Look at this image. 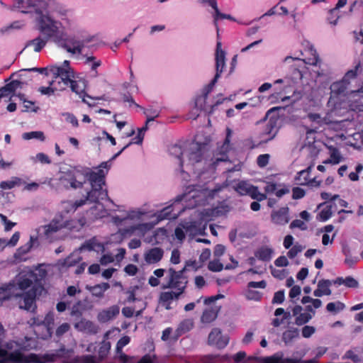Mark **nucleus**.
Instances as JSON below:
<instances>
[{
  "instance_id": "obj_1",
  "label": "nucleus",
  "mask_w": 363,
  "mask_h": 363,
  "mask_svg": "<svg viewBox=\"0 0 363 363\" xmlns=\"http://www.w3.org/2000/svg\"><path fill=\"white\" fill-rule=\"evenodd\" d=\"M203 4H208L214 10L215 13L213 15L214 24L217 29V37L218 41L216 44V72L211 80V82L204 88L203 93L201 96H197L195 99V106L196 108L203 111L205 113L208 114L213 113L215 108L222 104L225 98L221 94L218 96V99L213 104H208L206 102L208 94L212 91L213 86L216 83L218 79L220 77V74L223 72V67L225 66V52L221 49L222 43L219 39V29L218 27V20L219 18L225 19L227 18V14L221 13L217 6L216 0H202Z\"/></svg>"
},
{
  "instance_id": "obj_2",
  "label": "nucleus",
  "mask_w": 363,
  "mask_h": 363,
  "mask_svg": "<svg viewBox=\"0 0 363 363\" xmlns=\"http://www.w3.org/2000/svg\"><path fill=\"white\" fill-rule=\"evenodd\" d=\"M110 167L111 164H108V162H101L96 171L84 167V169H82L83 179H85V182L86 180L89 182L91 189L87 192L84 199L77 200L72 203V206L74 210L82 206L86 201L98 203L99 200H104L108 196V192L103 189V186L105 185V178Z\"/></svg>"
},
{
  "instance_id": "obj_3",
  "label": "nucleus",
  "mask_w": 363,
  "mask_h": 363,
  "mask_svg": "<svg viewBox=\"0 0 363 363\" xmlns=\"http://www.w3.org/2000/svg\"><path fill=\"white\" fill-rule=\"evenodd\" d=\"M183 271H176L173 268L168 269L169 280L163 289H174L178 291H164L160 295V303L172 302L173 299H177L185 291L188 280L186 276H182Z\"/></svg>"
},
{
  "instance_id": "obj_4",
  "label": "nucleus",
  "mask_w": 363,
  "mask_h": 363,
  "mask_svg": "<svg viewBox=\"0 0 363 363\" xmlns=\"http://www.w3.org/2000/svg\"><path fill=\"white\" fill-rule=\"evenodd\" d=\"M55 359L54 354H38L30 353L23 354L19 350L8 352L0 347V363H48L53 362Z\"/></svg>"
},
{
  "instance_id": "obj_5",
  "label": "nucleus",
  "mask_w": 363,
  "mask_h": 363,
  "mask_svg": "<svg viewBox=\"0 0 363 363\" xmlns=\"http://www.w3.org/2000/svg\"><path fill=\"white\" fill-rule=\"evenodd\" d=\"M36 13L40 14L38 18L37 26L41 36L48 40H52L58 45L62 43V38L64 35V33L60 30L59 27L61 23L49 16L43 14L42 11L38 9H36Z\"/></svg>"
},
{
  "instance_id": "obj_6",
  "label": "nucleus",
  "mask_w": 363,
  "mask_h": 363,
  "mask_svg": "<svg viewBox=\"0 0 363 363\" xmlns=\"http://www.w3.org/2000/svg\"><path fill=\"white\" fill-rule=\"evenodd\" d=\"M43 276H38L33 271L29 270L20 273L14 279L10 281L11 284L15 286L16 293L18 291H26L32 287H35L36 291H41L43 289L42 284Z\"/></svg>"
},
{
  "instance_id": "obj_7",
  "label": "nucleus",
  "mask_w": 363,
  "mask_h": 363,
  "mask_svg": "<svg viewBox=\"0 0 363 363\" xmlns=\"http://www.w3.org/2000/svg\"><path fill=\"white\" fill-rule=\"evenodd\" d=\"M82 169L84 167H74L63 172L60 180L63 183L69 184L72 189H81L85 184Z\"/></svg>"
},
{
  "instance_id": "obj_8",
  "label": "nucleus",
  "mask_w": 363,
  "mask_h": 363,
  "mask_svg": "<svg viewBox=\"0 0 363 363\" xmlns=\"http://www.w3.org/2000/svg\"><path fill=\"white\" fill-rule=\"evenodd\" d=\"M50 72L54 75L50 85L57 84L60 91L65 89L69 86V84L72 80V77H74L73 71L70 67L67 69L59 66H53L50 68Z\"/></svg>"
},
{
  "instance_id": "obj_9",
  "label": "nucleus",
  "mask_w": 363,
  "mask_h": 363,
  "mask_svg": "<svg viewBox=\"0 0 363 363\" xmlns=\"http://www.w3.org/2000/svg\"><path fill=\"white\" fill-rule=\"evenodd\" d=\"M210 142L209 138H206L204 141H201L200 135L197 134L195 136L194 143H192L189 154V160L192 164L201 161Z\"/></svg>"
},
{
  "instance_id": "obj_10",
  "label": "nucleus",
  "mask_w": 363,
  "mask_h": 363,
  "mask_svg": "<svg viewBox=\"0 0 363 363\" xmlns=\"http://www.w3.org/2000/svg\"><path fill=\"white\" fill-rule=\"evenodd\" d=\"M38 291L35 287L26 291H18V295L13 296V299L17 301L21 308L30 311L33 306H35V298Z\"/></svg>"
},
{
  "instance_id": "obj_11",
  "label": "nucleus",
  "mask_w": 363,
  "mask_h": 363,
  "mask_svg": "<svg viewBox=\"0 0 363 363\" xmlns=\"http://www.w3.org/2000/svg\"><path fill=\"white\" fill-rule=\"evenodd\" d=\"M91 38H84L83 40H76L74 38H69L68 39H65L64 35L62 38V43H60L58 46L64 48L68 52L75 54H82V49L84 47L85 44L89 43L91 41Z\"/></svg>"
},
{
  "instance_id": "obj_12",
  "label": "nucleus",
  "mask_w": 363,
  "mask_h": 363,
  "mask_svg": "<svg viewBox=\"0 0 363 363\" xmlns=\"http://www.w3.org/2000/svg\"><path fill=\"white\" fill-rule=\"evenodd\" d=\"M359 65L355 67V70L348 71L342 80L333 83L330 86L331 96L345 94L347 91L349 84V80L351 78H354L357 75V69L359 68Z\"/></svg>"
},
{
  "instance_id": "obj_13",
  "label": "nucleus",
  "mask_w": 363,
  "mask_h": 363,
  "mask_svg": "<svg viewBox=\"0 0 363 363\" xmlns=\"http://www.w3.org/2000/svg\"><path fill=\"white\" fill-rule=\"evenodd\" d=\"M63 228V222L58 218L52 219L48 225L41 226L39 230H43V236L48 242H52L55 235Z\"/></svg>"
},
{
  "instance_id": "obj_14",
  "label": "nucleus",
  "mask_w": 363,
  "mask_h": 363,
  "mask_svg": "<svg viewBox=\"0 0 363 363\" xmlns=\"http://www.w3.org/2000/svg\"><path fill=\"white\" fill-rule=\"evenodd\" d=\"M257 360L259 363H300V359L285 357L281 352H278L270 357L257 358ZM303 363H315V362L311 359Z\"/></svg>"
},
{
  "instance_id": "obj_15",
  "label": "nucleus",
  "mask_w": 363,
  "mask_h": 363,
  "mask_svg": "<svg viewBox=\"0 0 363 363\" xmlns=\"http://www.w3.org/2000/svg\"><path fill=\"white\" fill-rule=\"evenodd\" d=\"M208 345L221 350L227 346V337L218 328H213L208 337Z\"/></svg>"
},
{
  "instance_id": "obj_16",
  "label": "nucleus",
  "mask_w": 363,
  "mask_h": 363,
  "mask_svg": "<svg viewBox=\"0 0 363 363\" xmlns=\"http://www.w3.org/2000/svg\"><path fill=\"white\" fill-rule=\"evenodd\" d=\"M194 328V320L193 318H186L179 322L172 338L177 341L181 336L190 332Z\"/></svg>"
},
{
  "instance_id": "obj_17",
  "label": "nucleus",
  "mask_w": 363,
  "mask_h": 363,
  "mask_svg": "<svg viewBox=\"0 0 363 363\" xmlns=\"http://www.w3.org/2000/svg\"><path fill=\"white\" fill-rule=\"evenodd\" d=\"M71 90L77 94L79 98L82 99V101L86 103L85 98L90 96L86 94V89L87 87V82L86 79L80 78L78 80L72 79L69 84Z\"/></svg>"
},
{
  "instance_id": "obj_18",
  "label": "nucleus",
  "mask_w": 363,
  "mask_h": 363,
  "mask_svg": "<svg viewBox=\"0 0 363 363\" xmlns=\"http://www.w3.org/2000/svg\"><path fill=\"white\" fill-rule=\"evenodd\" d=\"M289 208L282 207L273 211L271 214L272 221L277 225H285L289 221Z\"/></svg>"
},
{
  "instance_id": "obj_19",
  "label": "nucleus",
  "mask_w": 363,
  "mask_h": 363,
  "mask_svg": "<svg viewBox=\"0 0 363 363\" xmlns=\"http://www.w3.org/2000/svg\"><path fill=\"white\" fill-rule=\"evenodd\" d=\"M164 256V250L161 247H155L145 252L144 255L145 261L149 264L158 263Z\"/></svg>"
},
{
  "instance_id": "obj_20",
  "label": "nucleus",
  "mask_w": 363,
  "mask_h": 363,
  "mask_svg": "<svg viewBox=\"0 0 363 363\" xmlns=\"http://www.w3.org/2000/svg\"><path fill=\"white\" fill-rule=\"evenodd\" d=\"M220 310V306L213 305L206 308L203 311L201 317V321L203 323H211L214 321Z\"/></svg>"
},
{
  "instance_id": "obj_21",
  "label": "nucleus",
  "mask_w": 363,
  "mask_h": 363,
  "mask_svg": "<svg viewBox=\"0 0 363 363\" xmlns=\"http://www.w3.org/2000/svg\"><path fill=\"white\" fill-rule=\"evenodd\" d=\"M15 290H16L15 286L10 281L0 286V305L4 301L10 300L13 298V296H17Z\"/></svg>"
},
{
  "instance_id": "obj_22",
  "label": "nucleus",
  "mask_w": 363,
  "mask_h": 363,
  "mask_svg": "<svg viewBox=\"0 0 363 363\" xmlns=\"http://www.w3.org/2000/svg\"><path fill=\"white\" fill-rule=\"evenodd\" d=\"M332 281L329 279H321L318 283L317 289L313 291L315 297H321L323 296H330L332 294L330 286Z\"/></svg>"
},
{
  "instance_id": "obj_23",
  "label": "nucleus",
  "mask_w": 363,
  "mask_h": 363,
  "mask_svg": "<svg viewBox=\"0 0 363 363\" xmlns=\"http://www.w3.org/2000/svg\"><path fill=\"white\" fill-rule=\"evenodd\" d=\"M23 83L19 80H13L0 89V99L13 94L16 89H21Z\"/></svg>"
},
{
  "instance_id": "obj_24",
  "label": "nucleus",
  "mask_w": 363,
  "mask_h": 363,
  "mask_svg": "<svg viewBox=\"0 0 363 363\" xmlns=\"http://www.w3.org/2000/svg\"><path fill=\"white\" fill-rule=\"evenodd\" d=\"M214 163L227 161V135L223 139V143L218 146L213 152Z\"/></svg>"
},
{
  "instance_id": "obj_25",
  "label": "nucleus",
  "mask_w": 363,
  "mask_h": 363,
  "mask_svg": "<svg viewBox=\"0 0 363 363\" xmlns=\"http://www.w3.org/2000/svg\"><path fill=\"white\" fill-rule=\"evenodd\" d=\"M85 223L86 218L84 217H81L79 219H72L63 222V228H67L73 231H79L81 228L84 227Z\"/></svg>"
},
{
  "instance_id": "obj_26",
  "label": "nucleus",
  "mask_w": 363,
  "mask_h": 363,
  "mask_svg": "<svg viewBox=\"0 0 363 363\" xmlns=\"http://www.w3.org/2000/svg\"><path fill=\"white\" fill-rule=\"evenodd\" d=\"M335 203L330 202L329 204L326 205L320 210L317 216V219L320 221H326L331 217L333 212L335 210Z\"/></svg>"
},
{
  "instance_id": "obj_27",
  "label": "nucleus",
  "mask_w": 363,
  "mask_h": 363,
  "mask_svg": "<svg viewBox=\"0 0 363 363\" xmlns=\"http://www.w3.org/2000/svg\"><path fill=\"white\" fill-rule=\"evenodd\" d=\"M278 133V128L276 125V122L273 120H269L266 124L265 128L263 131V135L266 137L265 141L273 139Z\"/></svg>"
},
{
  "instance_id": "obj_28",
  "label": "nucleus",
  "mask_w": 363,
  "mask_h": 363,
  "mask_svg": "<svg viewBox=\"0 0 363 363\" xmlns=\"http://www.w3.org/2000/svg\"><path fill=\"white\" fill-rule=\"evenodd\" d=\"M110 288L108 283H101L96 284L93 286H86V289L91 293L94 296L101 298L104 295V292Z\"/></svg>"
},
{
  "instance_id": "obj_29",
  "label": "nucleus",
  "mask_w": 363,
  "mask_h": 363,
  "mask_svg": "<svg viewBox=\"0 0 363 363\" xmlns=\"http://www.w3.org/2000/svg\"><path fill=\"white\" fill-rule=\"evenodd\" d=\"M313 165H310L306 169L301 170L298 172L295 177V180L297 184L299 185H308L309 182V175L311 172Z\"/></svg>"
},
{
  "instance_id": "obj_30",
  "label": "nucleus",
  "mask_w": 363,
  "mask_h": 363,
  "mask_svg": "<svg viewBox=\"0 0 363 363\" xmlns=\"http://www.w3.org/2000/svg\"><path fill=\"white\" fill-rule=\"evenodd\" d=\"M273 253H274L273 249H272L271 247L264 246V247H260L255 252V256L259 260L267 262L272 259Z\"/></svg>"
},
{
  "instance_id": "obj_31",
  "label": "nucleus",
  "mask_w": 363,
  "mask_h": 363,
  "mask_svg": "<svg viewBox=\"0 0 363 363\" xmlns=\"http://www.w3.org/2000/svg\"><path fill=\"white\" fill-rule=\"evenodd\" d=\"M120 310L118 306H112L108 308L107 310L104 311L99 315V318L101 320H108L113 318L117 315L119 314Z\"/></svg>"
},
{
  "instance_id": "obj_32",
  "label": "nucleus",
  "mask_w": 363,
  "mask_h": 363,
  "mask_svg": "<svg viewBox=\"0 0 363 363\" xmlns=\"http://www.w3.org/2000/svg\"><path fill=\"white\" fill-rule=\"evenodd\" d=\"M94 327L95 325L93 322L84 318H82L74 324V328L79 331L93 332Z\"/></svg>"
},
{
  "instance_id": "obj_33",
  "label": "nucleus",
  "mask_w": 363,
  "mask_h": 363,
  "mask_svg": "<svg viewBox=\"0 0 363 363\" xmlns=\"http://www.w3.org/2000/svg\"><path fill=\"white\" fill-rule=\"evenodd\" d=\"M111 350V343L108 341L104 340L100 343L97 354L98 360H104L108 354Z\"/></svg>"
},
{
  "instance_id": "obj_34",
  "label": "nucleus",
  "mask_w": 363,
  "mask_h": 363,
  "mask_svg": "<svg viewBox=\"0 0 363 363\" xmlns=\"http://www.w3.org/2000/svg\"><path fill=\"white\" fill-rule=\"evenodd\" d=\"M48 41V40L47 39H45V38L40 35V36L30 40L27 43V46L33 45L34 51L38 52L41 51L42 49L45 46Z\"/></svg>"
},
{
  "instance_id": "obj_35",
  "label": "nucleus",
  "mask_w": 363,
  "mask_h": 363,
  "mask_svg": "<svg viewBox=\"0 0 363 363\" xmlns=\"http://www.w3.org/2000/svg\"><path fill=\"white\" fill-rule=\"evenodd\" d=\"M308 118L311 121L317 123L319 126H322L323 125H329L333 123V121L329 120L328 118H322L318 113H310L308 114Z\"/></svg>"
},
{
  "instance_id": "obj_36",
  "label": "nucleus",
  "mask_w": 363,
  "mask_h": 363,
  "mask_svg": "<svg viewBox=\"0 0 363 363\" xmlns=\"http://www.w3.org/2000/svg\"><path fill=\"white\" fill-rule=\"evenodd\" d=\"M201 361H206L210 363H226L227 354H207L202 357Z\"/></svg>"
},
{
  "instance_id": "obj_37",
  "label": "nucleus",
  "mask_w": 363,
  "mask_h": 363,
  "mask_svg": "<svg viewBox=\"0 0 363 363\" xmlns=\"http://www.w3.org/2000/svg\"><path fill=\"white\" fill-rule=\"evenodd\" d=\"M22 183V179L19 177H12L10 181H3L0 183V188L2 189H11L16 186H20Z\"/></svg>"
},
{
  "instance_id": "obj_38",
  "label": "nucleus",
  "mask_w": 363,
  "mask_h": 363,
  "mask_svg": "<svg viewBox=\"0 0 363 363\" xmlns=\"http://www.w3.org/2000/svg\"><path fill=\"white\" fill-rule=\"evenodd\" d=\"M345 304L341 301L330 302L326 306V310L333 313H337L345 308Z\"/></svg>"
},
{
  "instance_id": "obj_39",
  "label": "nucleus",
  "mask_w": 363,
  "mask_h": 363,
  "mask_svg": "<svg viewBox=\"0 0 363 363\" xmlns=\"http://www.w3.org/2000/svg\"><path fill=\"white\" fill-rule=\"evenodd\" d=\"M172 206H167L165 208H164L160 212V214L158 216V217L161 219V220H164V219H173V218H175L177 216V213H172Z\"/></svg>"
},
{
  "instance_id": "obj_40",
  "label": "nucleus",
  "mask_w": 363,
  "mask_h": 363,
  "mask_svg": "<svg viewBox=\"0 0 363 363\" xmlns=\"http://www.w3.org/2000/svg\"><path fill=\"white\" fill-rule=\"evenodd\" d=\"M251 184L246 182H239L235 187V190L240 195H248Z\"/></svg>"
},
{
  "instance_id": "obj_41",
  "label": "nucleus",
  "mask_w": 363,
  "mask_h": 363,
  "mask_svg": "<svg viewBox=\"0 0 363 363\" xmlns=\"http://www.w3.org/2000/svg\"><path fill=\"white\" fill-rule=\"evenodd\" d=\"M248 195L253 199H256L258 201H263L267 199L265 194H262L259 191L258 188L251 185Z\"/></svg>"
},
{
  "instance_id": "obj_42",
  "label": "nucleus",
  "mask_w": 363,
  "mask_h": 363,
  "mask_svg": "<svg viewBox=\"0 0 363 363\" xmlns=\"http://www.w3.org/2000/svg\"><path fill=\"white\" fill-rule=\"evenodd\" d=\"M23 138L24 140L38 139L44 141L45 137L42 131H31L23 133Z\"/></svg>"
},
{
  "instance_id": "obj_43",
  "label": "nucleus",
  "mask_w": 363,
  "mask_h": 363,
  "mask_svg": "<svg viewBox=\"0 0 363 363\" xmlns=\"http://www.w3.org/2000/svg\"><path fill=\"white\" fill-rule=\"evenodd\" d=\"M309 52L312 57L306 58L305 60H303V62L306 64H308V65H315V66L318 65V63L320 62V60L316 52V50L311 48L309 50Z\"/></svg>"
},
{
  "instance_id": "obj_44",
  "label": "nucleus",
  "mask_w": 363,
  "mask_h": 363,
  "mask_svg": "<svg viewBox=\"0 0 363 363\" xmlns=\"http://www.w3.org/2000/svg\"><path fill=\"white\" fill-rule=\"evenodd\" d=\"M342 359H350L354 363H358L362 361V357L352 350L347 351L344 356L342 357Z\"/></svg>"
},
{
  "instance_id": "obj_45",
  "label": "nucleus",
  "mask_w": 363,
  "mask_h": 363,
  "mask_svg": "<svg viewBox=\"0 0 363 363\" xmlns=\"http://www.w3.org/2000/svg\"><path fill=\"white\" fill-rule=\"evenodd\" d=\"M313 317V315L308 313H300L296 318L295 323L298 325H302L308 323Z\"/></svg>"
},
{
  "instance_id": "obj_46",
  "label": "nucleus",
  "mask_w": 363,
  "mask_h": 363,
  "mask_svg": "<svg viewBox=\"0 0 363 363\" xmlns=\"http://www.w3.org/2000/svg\"><path fill=\"white\" fill-rule=\"evenodd\" d=\"M169 151L171 154L175 155V156L179 159L180 167H182L183 160L182 159V155H183V152L182 150V147L177 145H172L170 147Z\"/></svg>"
},
{
  "instance_id": "obj_47",
  "label": "nucleus",
  "mask_w": 363,
  "mask_h": 363,
  "mask_svg": "<svg viewBox=\"0 0 363 363\" xmlns=\"http://www.w3.org/2000/svg\"><path fill=\"white\" fill-rule=\"evenodd\" d=\"M208 268L211 272H220L223 269V264L218 259L210 261Z\"/></svg>"
},
{
  "instance_id": "obj_48",
  "label": "nucleus",
  "mask_w": 363,
  "mask_h": 363,
  "mask_svg": "<svg viewBox=\"0 0 363 363\" xmlns=\"http://www.w3.org/2000/svg\"><path fill=\"white\" fill-rule=\"evenodd\" d=\"M343 253L346 256L345 263L349 267H352L358 262L359 258L357 257H352L350 255L349 250H343Z\"/></svg>"
},
{
  "instance_id": "obj_49",
  "label": "nucleus",
  "mask_w": 363,
  "mask_h": 363,
  "mask_svg": "<svg viewBox=\"0 0 363 363\" xmlns=\"http://www.w3.org/2000/svg\"><path fill=\"white\" fill-rule=\"evenodd\" d=\"M59 90V86L55 84L54 85L51 86L50 84L49 86L45 87V86H40L38 89V91L44 95H50L53 94L55 91Z\"/></svg>"
},
{
  "instance_id": "obj_50",
  "label": "nucleus",
  "mask_w": 363,
  "mask_h": 363,
  "mask_svg": "<svg viewBox=\"0 0 363 363\" xmlns=\"http://www.w3.org/2000/svg\"><path fill=\"white\" fill-rule=\"evenodd\" d=\"M138 229H139L138 226L132 225L128 228L119 229L118 233L123 238H126L133 235Z\"/></svg>"
},
{
  "instance_id": "obj_51",
  "label": "nucleus",
  "mask_w": 363,
  "mask_h": 363,
  "mask_svg": "<svg viewBox=\"0 0 363 363\" xmlns=\"http://www.w3.org/2000/svg\"><path fill=\"white\" fill-rule=\"evenodd\" d=\"M289 77L291 78V82L295 84L301 80L303 74L298 68L294 67L292 69V72Z\"/></svg>"
},
{
  "instance_id": "obj_52",
  "label": "nucleus",
  "mask_w": 363,
  "mask_h": 363,
  "mask_svg": "<svg viewBox=\"0 0 363 363\" xmlns=\"http://www.w3.org/2000/svg\"><path fill=\"white\" fill-rule=\"evenodd\" d=\"M303 247L301 245L296 244L294 245L287 252V256L293 259L294 258L299 252H301L303 250Z\"/></svg>"
},
{
  "instance_id": "obj_53",
  "label": "nucleus",
  "mask_w": 363,
  "mask_h": 363,
  "mask_svg": "<svg viewBox=\"0 0 363 363\" xmlns=\"http://www.w3.org/2000/svg\"><path fill=\"white\" fill-rule=\"evenodd\" d=\"M274 84H282L283 88L282 89L285 91L287 88L292 86L294 83L291 82V78L289 76H287L283 79H279L274 82Z\"/></svg>"
},
{
  "instance_id": "obj_54",
  "label": "nucleus",
  "mask_w": 363,
  "mask_h": 363,
  "mask_svg": "<svg viewBox=\"0 0 363 363\" xmlns=\"http://www.w3.org/2000/svg\"><path fill=\"white\" fill-rule=\"evenodd\" d=\"M269 158L270 155L269 154L259 155L257 159V165L262 168L266 167L269 163Z\"/></svg>"
},
{
  "instance_id": "obj_55",
  "label": "nucleus",
  "mask_w": 363,
  "mask_h": 363,
  "mask_svg": "<svg viewBox=\"0 0 363 363\" xmlns=\"http://www.w3.org/2000/svg\"><path fill=\"white\" fill-rule=\"evenodd\" d=\"M38 3L40 7L45 10L48 9H55L56 8V0H40Z\"/></svg>"
},
{
  "instance_id": "obj_56",
  "label": "nucleus",
  "mask_w": 363,
  "mask_h": 363,
  "mask_svg": "<svg viewBox=\"0 0 363 363\" xmlns=\"http://www.w3.org/2000/svg\"><path fill=\"white\" fill-rule=\"evenodd\" d=\"M271 273L275 278L283 279L286 277L287 272L285 269H277L271 267Z\"/></svg>"
},
{
  "instance_id": "obj_57",
  "label": "nucleus",
  "mask_w": 363,
  "mask_h": 363,
  "mask_svg": "<svg viewBox=\"0 0 363 363\" xmlns=\"http://www.w3.org/2000/svg\"><path fill=\"white\" fill-rule=\"evenodd\" d=\"M342 156L340 152L337 149H334L330 157V161L333 162V164H337L341 162Z\"/></svg>"
},
{
  "instance_id": "obj_58",
  "label": "nucleus",
  "mask_w": 363,
  "mask_h": 363,
  "mask_svg": "<svg viewBox=\"0 0 363 363\" xmlns=\"http://www.w3.org/2000/svg\"><path fill=\"white\" fill-rule=\"evenodd\" d=\"M70 329V325L67 323H64L61 324L57 329H56V335L58 337H60L63 335L65 333L68 332Z\"/></svg>"
},
{
  "instance_id": "obj_59",
  "label": "nucleus",
  "mask_w": 363,
  "mask_h": 363,
  "mask_svg": "<svg viewBox=\"0 0 363 363\" xmlns=\"http://www.w3.org/2000/svg\"><path fill=\"white\" fill-rule=\"evenodd\" d=\"M137 289H138V286H133V287H130L129 289H128L125 291V294H127V298H126L127 302L131 303V302L135 301V300H136L135 291Z\"/></svg>"
},
{
  "instance_id": "obj_60",
  "label": "nucleus",
  "mask_w": 363,
  "mask_h": 363,
  "mask_svg": "<svg viewBox=\"0 0 363 363\" xmlns=\"http://www.w3.org/2000/svg\"><path fill=\"white\" fill-rule=\"evenodd\" d=\"M0 218L1 222L4 224V228L6 231H9L16 225V223H13L8 220L7 217L0 213Z\"/></svg>"
},
{
  "instance_id": "obj_61",
  "label": "nucleus",
  "mask_w": 363,
  "mask_h": 363,
  "mask_svg": "<svg viewBox=\"0 0 363 363\" xmlns=\"http://www.w3.org/2000/svg\"><path fill=\"white\" fill-rule=\"evenodd\" d=\"M344 281V285L349 288H357L359 286L358 281L352 277H347Z\"/></svg>"
},
{
  "instance_id": "obj_62",
  "label": "nucleus",
  "mask_w": 363,
  "mask_h": 363,
  "mask_svg": "<svg viewBox=\"0 0 363 363\" xmlns=\"http://www.w3.org/2000/svg\"><path fill=\"white\" fill-rule=\"evenodd\" d=\"M305 191L300 187H294L292 189V197L294 199H300L305 196Z\"/></svg>"
},
{
  "instance_id": "obj_63",
  "label": "nucleus",
  "mask_w": 363,
  "mask_h": 363,
  "mask_svg": "<svg viewBox=\"0 0 363 363\" xmlns=\"http://www.w3.org/2000/svg\"><path fill=\"white\" fill-rule=\"evenodd\" d=\"M315 331V329L313 326L306 325L302 328V335L303 337H310Z\"/></svg>"
},
{
  "instance_id": "obj_64",
  "label": "nucleus",
  "mask_w": 363,
  "mask_h": 363,
  "mask_svg": "<svg viewBox=\"0 0 363 363\" xmlns=\"http://www.w3.org/2000/svg\"><path fill=\"white\" fill-rule=\"evenodd\" d=\"M138 271V269L137 266L133 264H128L124 268V272L130 276L135 275L137 274Z\"/></svg>"
}]
</instances>
